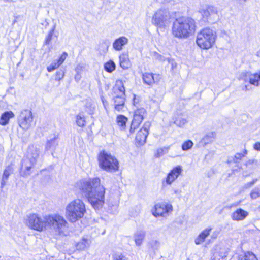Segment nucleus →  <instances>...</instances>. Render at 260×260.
<instances>
[{
    "instance_id": "nucleus-38",
    "label": "nucleus",
    "mask_w": 260,
    "mask_h": 260,
    "mask_svg": "<svg viewBox=\"0 0 260 260\" xmlns=\"http://www.w3.org/2000/svg\"><path fill=\"white\" fill-rule=\"evenodd\" d=\"M60 66V64H59L57 60H55L53 61L50 63V64L47 67V70L49 72H51L55 69H57Z\"/></svg>"
},
{
    "instance_id": "nucleus-47",
    "label": "nucleus",
    "mask_w": 260,
    "mask_h": 260,
    "mask_svg": "<svg viewBox=\"0 0 260 260\" xmlns=\"http://www.w3.org/2000/svg\"><path fill=\"white\" fill-rule=\"evenodd\" d=\"M140 124L138 123H134V121L132 122L131 125L129 129L130 134H132L134 133L135 129L138 127Z\"/></svg>"
},
{
    "instance_id": "nucleus-14",
    "label": "nucleus",
    "mask_w": 260,
    "mask_h": 260,
    "mask_svg": "<svg viewBox=\"0 0 260 260\" xmlns=\"http://www.w3.org/2000/svg\"><path fill=\"white\" fill-rule=\"evenodd\" d=\"M26 157L36 163L41 158V149L37 145L30 146L27 150Z\"/></svg>"
},
{
    "instance_id": "nucleus-8",
    "label": "nucleus",
    "mask_w": 260,
    "mask_h": 260,
    "mask_svg": "<svg viewBox=\"0 0 260 260\" xmlns=\"http://www.w3.org/2000/svg\"><path fill=\"white\" fill-rule=\"evenodd\" d=\"M26 223L29 228L37 231L47 229L46 215L41 217L37 214H30L27 215Z\"/></svg>"
},
{
    "instance_id": "nucleus-52",
    "label": "nucleus",
    "mask_w": 260,
    "mask_h": 260,
    "mask_svg": "<svg viewBox=\"0 0 260 260\" xmlns=\"http://www.w3.org/2000/svg\"><path fill=\"white\" fill-rule=\"evenodd\" d=\"M81 76L79 73H77V74L75 76V79L76 81H78L80 79Z\"/></svg>"
},
{
    "instance_id": "nucleus-13",
    "label": "nucleus",
    "mask_w": 260,
    "mask_h": 260,
    "mask_svg": "<svg viewBox=\"0 0 260 260\" xmlns=\"http://www.w3.org/2000/svg\"><path fill=\"white\" fill-rule=\"evenodd\" d=\"M36 163L27 157H25L22 161L20 173L23 177H27L31 173V169L35 166Z\"/></svg>"
},
{
    "instance_id": "nucleus-19",
    "label": "nucleus",
    "mask_w": 260,
    "mask_h": 260,
    "mask_svg": "<svg viewBox=\"0 0 260 260\" xmlns=\"http://www.w3.org/2000/svg\"><path fill=\"white\" fill-rule=\"evenodd\" d=\"M211 230L212 228L208 227L201 232L195 239V244L196 245H200L202 244L205 241L206 238L210 235Z\"/></svg>"
},
{
    "instance_id": "nucleus-2",
    "label": "nucleus",
    "mask_w": 260,
    "mask_h": 260,
    "mask_svg": "<svg viewBox=\"0 0 260 260\" xmlns=\"http://www.w3.org/2000/svg\"><path fill=\"white\" fill-rule=\"evenodd\" d=\"M194 20L189 17H181L175 19L172 26L173 36L178 39H186L196 31Z\"/></svg>"
},
{
    "instance_id": "nucleus-18",
    "label": "nucleus",
    "mask_w": 260,
    "mask_h": 260,
    "mask_svg": "<svg viewBox=\"0 0 260 260\" xmlns=\"http://www.w3.org/2000/svg\"><path fill=\"white\" fill-rule=\"evenodd\" d=\"M146 115V111L144 108H138L134 112L132 121H134V123H138L140 124Z\"/></svg>"
},
{
    "instance_id": "nucleus-25",
    "label": "nucleus",
    "mask_w": 260,
    "mask_h": 260,
    "mask_svg": "<svg viewBox=\"0 0 260 260\" xmlns=\"http://www.w3.org/2000/svg\"><path fill=\"white\" fill-rule=\"evenodd\" d=\"M119 64L123 69H127L130 66V61L128 56L126 54H122L119 57Z\"/></svg>"
},
{
    "instance_id": "nucleus-46",
    "label": "nucleus",
    "mask_w": 260,
    "mask_h": 260,
    "mask_svg": "<svg viewBox=\"0 0 260 260\" xmlns=\"http://www.w3.org/2000/svg\"><path fill=\"white\" fill-rule=\"evenodd\" d=\"M113 260H127V259L119 254H114L113 255Z\"/></svg>"
},
{
    "instance_id": "nucleus-34",
    "label": "nucleus",
    "mask_w": 260,
    "mask_h": 260,
    "mask_svg": "<svg viewBox=\"0 0 260 260\" xmlns=\"http://www.w3.org/2000/svg\"><path fill=\"white\" fill-rule=\"evenodd\" d=\"M251 72L248 71L242 72L239 76V80H243L245 82H248L250 77Z\"/></svg>"
},
{
    "instance_id": "nucleus-58",
    "label": "nucleus",
    "mask_w": 260,
    "mask_h": 260,
    "mask_svg": "<svg viewBox=\"0 0 260 260\" xmlns=\"http://www.w3.org/2000/svg\"><path fill=\"white\" fill-rule=\"evenodd\" d=\"M152 243H154V245L156 246V247H157L158 245H159V242L156 241V240H155V241H153L152 242Z\"/></svg>"
},
{
    "instance_id": "nucleus-36",
    "label": "nucleus",
    "mask_w": 260,
    "mask_h": 260,
    "mask_svg": "<svg viewBox=\"0 0 260 260\" xmlns=\"http://www.w3.org/2000/svg\"><path fill=\"white\" fill-rule=\"evenodd\" d=\"M169 149V147H164L163 148L158 149L155 154V156L158 158L162 156L168 152Z\"/></svg>"
},
{
    "instance_id": "nucleus-12",
    "label": "nucleus",
    "mask_w": 260,
    "mask_h": 260,
    "mask_svg": "<svg viewBox=\"0 0 260 260\" xmlns=\"http://www.w3.org/2000/svg\"><path fill=\"white\" fill-rule=\"evenodd\" d=\"M182 171L181 166H177L172 169L167 174V177L164 179L162 184L171 185L181 174Z\"/></svg>"
},
{
    "instance_id": "nucleus-48",
    "label": "nucleus",
    "mask_w": 260,
    "mask_h": 260,
    "mask_svg": "<svg viewBox=\"0 0 260 260\" xmlns=\"http://www.w3.org/2000/svg\"><path fill=\"white\" fill-rule=\"evenodd\" d=\"M257 181V179L255 178V179H254L252 180V181H250V182H247L246 183L245 185H244V187L245 188H249V187H251L252 186H253L254 185V184L255 183H256V182Z\"/></svg>"
},
{
    "instance_id": "nucleus-49",
    "label": "nucleus",
    "mask_w": 260,
    "mask_h": 260,
    "mask_svg": "<svg viewBox=\"0 0 260 260\" xmlns=\"http://www.w3.org/2000/svg\"><path fill=\"white\" fill-rule=\"evenodd\" d=\"M255 163V160H249L245 162V165L247 167H250L251 166L254 168V164Z\"/></svg>"
},
{
    "instance_id": "nucleus-41",
    "label": "nucleus",
    "mask_w": 260,
    "mask_h": 260,
    "mask_svg": "<svg viewBox=\"0 0 260 260\" xmlns=\"http://www.w3.org/2000/svg\"><path fill=\"white\" fill-rule=\"evenodd\" d=\"M64 76V71L62 69L57 71L55 75V80L56 81H60Z\"/></svg>"
},
{
    "instance_id": "nucleus-50",
    "label": "nucleus",
    "mask_w": 260,
    "mask_h": 260,
    "mask_svg": "<svg viewBox=\"0 0 260 260\" xmlns=\"http://www.w3.org/2000/svg\"><path fill=\"white\" fill-rule=\"evenodd\" d=\"M254 149L256 150H260V142H256L253 146Z\"/></svg>"
},
{
    "instance_id": "nucleus-37",
    "label": "nucleus",
    "mask_w": 260,
    "mask_h": 260,
    "mask_svg": "<svg viewBox=\"0 0 260 260\" xmlns=\"http://www.w3.org/2000/svg\"><path fill=\"white\" fill-rule=\"evenodd\" d=\"M247 153L246 150H244L242 153H237L233 158V160L235 163H238L239 161L244 157L246 156Z\"/></svg>"
},
{
    "instance_id": "nucleus-43",
    "label": "nucleus",
    "mask_w": 260,
    "mask_h": 260,
    "mask_svg": "<svg viewBox=\"0 0 260 260\" xmlns=\"http://www.w3.org/2000/svg\"><path fill=\"white\" fill-rule=\"evenodd\" d=\"M68 56V54L67 52H64L59 57L58 59H57V61L58 62L59 64L60 65L63 63V62L66 60V58Z\"/></svg>"
},
{
    "instance_id": "nucleus-54",
    "label": "nucleus",
    "mask_w": 260,
    "mask_h": 260,
    "mask_svg": "<svg viewBox=\"0 0 260 260\" xmlns=\"http://www.w3.org/2000/svg\"><path fill=\"white\" fill-rule=\"evenodd\" d=\"M167 60H168L169 63H171L172 64V68H173V67H174V64H173L174 60L172 59L169 58H167Z\"/></svg>"
},
{
    "instance_id": "nucleus-62",
    "label": "nucleus",
    "mask_w": 260,
    "mask_h": 260,
    "mask_svg": "<svg viewBox=\"0 0 260 260\" xmlns=\"http://www.w3.org/2000/svg\"><path fill=\"white\" fill-rule=\"evenodd\" d=\"M232 161H229V166H231L232 165Z\"/></svg>"
},
{
    "instance_id": "nucleus-60",
    "label": "nucleus",
    "mask_w": 260,
    "mask_h": 260,
    "mask_svg": "<svg viewBox=\"0 0 260 260\" xmlns=\"http://www.w3.org/2000/svg\"><path fill=\"white\" fill-rule=\"evenodd\" d=\"M244 89L245 90H248V89L247 88V85H245Z\"/></svg>"
},
{
    "instance_id": "nucleus-16",
    "label": "nucleus",
    "mask_w": 260,
    "mask_h": 260,
    "mask_svg": "<svg viewBox=\"0 0 260 260\" xmlns=\"http://www.w3.org/2000/svg\"><path fill=\"white\" fill-rule=\"evenodd\" d=\"M143 81L147 85L151 86L154 83L158 82L160 79L159 74H153L152 73H145L143 74Z\"/></svg>"
},
{
    "instance_id": "nucleus-51",
    "label": "nucleus",
    "mask_w": 260,
    "mask_h": 260,
    "mask_svg": "<svg viewBox=\"0 0 260 260\" xmlns=\"http://www.w3.org/2000/svg\"><path fill=\"white\" fill-rule=\"evenodd\" d=\"M257 166L260 167V160H255V163L254 164V167Z\"/></svg>"
},
{
    "instance_id": "nucleus-11",
    "label": "nucleus",
    "mask_w": 260,
    "mask_h": 260,
    "mask_svg": "<svg viewBox=\"0 0 260 260\" xmlns=\"http://www.w3.org/2000/svg\"><path fill=\"white\" fill-rule=\"evenodd\" d=\"M172 205L168 203H158L152 209V213L155 217H165L172 211Z\"/></svg>"
},
{
    "instance_id": "nucleus-29",
    "label": "nucleus",
    "mask_w": 260,
    "mask_h": 260,
    "mask_svg": "<svg viewBox=\"0 0 260 260\" xmlns=\"http://www.w3.org/2000/svg\"><path fill=\"white\" fill-rule=\"evenodd\" d=\"M148 132H144L140 129L137 134L136 140L140 145L145 143Z\"/></svg>"
},
{
    "instance_id": "nucleus-57",
    "label": "nucleus",
    "mask_w": 260,
    "mask_h": 260,
    "mask_svg": "<svg viewBox=\"0 0 260 260\" xmlns=\"http://www.w3.org/2000/svg\"><path fill=\"white\" fill-rule=\"evenodd\" d=\"M81 67L80 66H78L76 68V71L77 73H79L80 70H81Z\"/></svg>"
},
{
    "instance_id": "nucleus-45",
    "label": "nucleus",
    "mask_w": 260,
    "mask_h": 260,
    "mask_svg": "<svg viewBox=\"0 0 260 260\" xmlns=\"http://www.w3.org/2000/svg\"><path fill=\"white\" fill-rule=\"evenodd\" d=\"M151 125V123L149 121H146L143 125V127L141 129L144 131V132H148L149 129Z\"/></svg>"
},
{
    "instance_id": "nucleus-26",
    "label": "nucleus",
    "mask_w": 260,
    "mask_h": 260,
    "mask_svg": "<svg viewBox=\"0 0 260 260\" xmlns=\"http://www.w3.org/2000/svg\"><path fill=\"white\" fill-rule=\"evenodd\" d=\"M14 116V113L10 111H6L2 114L0 118V124L2 125H5L9 123L10 118Z\"/></svg>"
},
{
    "instance_id": "nucleus-1",
    "label": "nucleus",
    "mask_w": 260,
    "mask_h": 260,
    "mask_svg": "<svg viewBox=\"0 0 260 260\" xmlns=\"http://www.w3.org/2000/svg\"><path fill=\"white\" fill-rule=\"evenodd\" d=\"M76 188L95 209L101 208L105 203V188L99 177L84 179L76 183Z\"/></svg>"
},
{
    "instance_id": "nucleus-22",
    "label": "nucleus",
    "mask_w": 260,
    "mask_h": 260,
    "mask_svg": "<svg viewBox=\"0 0 260 260\" xmlns=\"http://www.w3.org/2000/svg\"><path fill=\"white\" fill-rule=\"evenodd\" d=\"M200 12L203 17L206 18L207 19H208L210 17H214L217 14V10L213 6L206 7Z\"/></svg>"
},
{
    "instance_id": "nucleus-31",
    "label": "nucleus",
    "mask_w": 260,
    "mask_h": 260,
    "mask_svg": "<svg viewBox=\"0 0 260 260\" xmlns=\"http://www.w3.org/2000/svg\"><path fill=\"white\" fill-rule=\"evenodd\" d=\"M90 244L89 239L83 237L82 240L79 242L76 245L77 248L80 250H84L88 247Z\"/></svg>"
},
{
    "instance_id": "nucleus-35",
    "label": "nucleus",
    "mask_w": 260,
    "mask_h": 260,
    "mask_svg": "<svg viewBox=\"0 0 260 260\" xmlns=\"http://www.w3.org/2000/svg\"><path fill=\"white\" fill-rule=\"evenodd\" d=\"M76 123L80 127H83L85 125V117L83 115L79 114L77 115Z\"/></svg>"
},
{
    "instance_id": "nucleus-42",
    "label": "nucleus",
    "mask_w": 260,
    "mask_h": 260,
    "mask_svg": "<svg viewBox=\"0 0 260 260\" xmlns=\"http://www.w3.org/2000/svg\"><path fill=\"white\" fill-rule=\"evenodd\" d=\"M54 28H55V27H54L52 30H51L48 33L46 38V40H45V43L46 44H48L50 43V42L51 41V39H52V36H53V34L54 32Z\"/></svg>"
},
{
    "instance_id": "nucleus-23",
    "label": "nucleus",
    "mask_w": 260,
    "mask_h": 260,
    "mask_svg": "<svg viewBox=\"0 0 260 260\" xmlns=\"http://www.w3.org/2000/svg\"><path fill=\"white\" fill-rule=\"evenodd\" d=\"M248 215V212L241 208L237 209L232 215V218L234 220L240 221L244 220Z\"/></svg>"
},
{
    "instance_id": "nucleus-32",
    "label": "nucleus",
    "mask_w": 260,
    "mask_h": 260,
    "mask_svg": "<svg viewBox=\"0 0 260 260\" xmlns=\"http://www.w3.org/2000/svg\"><path fill=\"white\" fill-rule=\"evenodd\" d=\"M104 68L106 72L112 73L115 70L116 64L113 60H110L104 63Z\"/></svg>"
},
{
    "instance_id": "nucleus-17",
    "label": "nucleus",
    "mask_w": 260,
    "mask_h": 260,
    "mask_svg": "<svg viewBox=\"0 0 260 260\" xmlns=\"http://www.w3.org/2000/svg\"><path fill=\"white\" fill-rule=\"evenodd\" d=\"M128 42V39L125 36H121L115 39L113 43V48L116 51H121L123 49V47Z\"/></svg>"
},
{
    "instance_id": "nucleus-39",
    "label": "nucleus",
    "mask_w": 260,
    "mask_h": 260,
    "mask_svg": "<svg viewBox=\"0 0 260 260\" xmlns=\"http://www.w3.org/2000/svg\"><path fill=\"white\" fill-rule=\"evenodd\" d=\"M250 197L252 199H255L260 197V188L255 187L251 192Z\"/></svg>"
},
{
    "instance_id": "nucleus-28",
    "label": "nucleus",
    "mask_w": 260,
    "mask_h": 260,
    "mask_svg": "<svg viewBox=\"0 0 260 260\" xmlns=\"http://www.w3.org/2000/svg\"><path fill=\"white\" fill-rule=\"evenodd\" d=\"M145 236V233L144 231H137L134 236V240L136 245L140 246L144 239Z\"/></svg>"
},
{
    "instance_id": "nucleus-10",
    "label": "nucleus",
    "mask_w": 260,
    "mask_h": 260,
    "mask_svg": "<svg viewBox=\"0 0 260 260\" xmlns=\"http://www.w3.org/2000/svg\"><path fill=\"white\" fill-rule=\"evenodd\" d=\"M33 116L31 111L27 109L23 110L18 117V122L21 128L28 130L31 126Z\"/></svg>"
},
{
    "instance_id": "nucleus-64",
    "label": "nucleus",
    "mask_w": 260,
    "mask_h": 260,
    "mask_svg": "<svg viewBox=\"0 0 260 260\" xmlns=\"http://www.w3.org/2000/svg\"><path fill=\"white\" fill-rule=\"evenodd\" d=\"M258 209L259 211H260V206L258 207Z\"/></svg>"
},
{
    "instance_id": "nucleus-40",
    "label": "nucleus",
    "mask_w": 260,
    "mask_h": 260,
    "mask_svg": "<svg viewBox=\"0 0 260 260\" xmlns=\"http://www.w3.org/2000/svg\"><path fill=\"white\" fill-rule=\"evenodd\" d=\"M193 143L191 140H187L184 142L182 145V149L184 151L190 149L193 146Z\"/></svg>"
},
{
    "instance_id": "nucleus-21",
    "label": "nucleus",
    "mask_w": 260,
    "mask_h": 260,
    "mask_svg": "<svg viewBox=\"0 0 260 260\" xmlns=\"http://www.w3.org/2000/svg\"><path fill=\"white\" fill-rule=\"evenodd\" d=\"M14 169L11 166H8L4 170L1 183V187L3 188L7 182L9 176L13 173Z\"/></svg>"
},
{
    "instance_id": "nucleus-20",
    "label": "nucleus",
    "mask_w": 260,
    "mask_h": 260,
    "mask_svg": "<svg viewBox=\"0 0 260 260\" xmlns=\"http://www.w3.org/2000/svg\"><path fill=\"white\" fill-rule=\"evenodd\" d=\"M216 137V133L215 132H209L202 137L200 141V143L203 146L212 143Z\"/></svg>"
},
{
    "instance_id": "nucleus-53",
    "label": "nucleus",
    "mask_w": 260,
    "mask_h": 260,
    "mask_svg": "<svg viewBox=\"0 0 260 260\" xmlns=\"http://www.w3.org/2000/svg\"><path fill=\"white\" fill-rule=\"evenodd\" d=\"M157 58L160 61H165L166 60L164 57L159 54L157 55Z\"/></svg>"
},
{
    "instance_id": "nucleus-63",
    "label": "nucleus",
    "mask_w": 260,
    "mask_h": 260,
    "mask_svg": "<svg viewBox=\"0 0 260 260\" xmlns=\"http://www.w3.org/2000/svg\"><path fill=\"white\" fill-rule=\"evenodd\" d=\"M117 205H115V206H114V209H115L116 208H117Z\"/></svg>"
},
{
    "instance_id": "nucleus-4",
    "label": "nucleus",
    "mask_w": 260,
    "mask_h": 260,
    "mask_svg": "<svg viewBox=\"0 0 260 260\" xmlns=\"http://www.w3.org/2000/svg\"><path fill=\"white\" fill-rule=\"evenodd\" d=\"M47 229H50L60 235H64L67 230L68 223L64 218L58 214L46 215Z\"/></svg>"
},
{
    "instance_id": "nucleus-27",
    "label": "nucleus",
    "mask_w": 260,
    "mask_h": 260,
    "mask_svg": "<svg viewBox=\"0 0 260 260\" xmlns=\"http://www.w3.org/2000/svg\"><path fill=\"white\" fill-rule=\"evenodd\" d=\"M127 121V118L123 115H117L116 119V122L119 129L123 131L126 128V124Z\"/></svg>"
},
{
    "instance_id": "nucleus-44",
    "label": "nucleus",
    "mask_w": 260,
    "mask_h": 260,
    "mask_svg": "<svg viewBox=\"0 0 260 260\" xmlns=\"http://www.w3.org/2000/svg\"><path fill=\"white\" fill-rule=\"evenodd\" d=\"M94 109V106L91 103L86 106V111L90 114H93Z\"/></svg>"
},
{
    "instance_id": "nucleus-3",
    "label": "nucleus",
    "mask_w": 260,
    "mask_h": 260,
    "mask_svg": "<svg viewBox=\"0 0 260 260\" xmlns=\"http://www.w3.org/2000/svg\"><path fill=\"white\" fill-rule=\"evenodd\" d=\"M86 212L85 205L80 199H75L69 203L65 209V215L68 220L74 223L82 218Z\"/></svg>"
},
{
    "instance_id": "nucleus-61",
    "label": "nucleus",
    "mask_w": 260,
    "mask_h": 260,
    "mask_svg": "<svg viewBox=\"0 0 260 260\" xmlns=\"http://www.w3.org/2000/svg\"><path fill=\"white\" fill-rule=\"evenodd\" d=\"M5 2H11L13 1V0H4Z\"/></svg>"
},
{
    "instance_id": "nucleus-59",
    "label": "nucleus",
    "mask_w": 260,
    "mask_h": 260,
    "mask_svg": "<svg viewBox=\"0 0 260 260\" xmlns=\"http://www.w3.org/2000/svg\"><path fill=\"white\" fill-rule=\"evenodd\" d=\"M257 56L260 57V49L256 53Z\"/></svg>"
},
{
    "instance_id": "nucleus-7",
    "label": "nucleus",
    "mask_w": 260,
    "mask_h": 260,
    "mask_svg": "<svg viewBox=\"0 0 260 260\" xmlns=\"http://www.w3.org/2000/svg\"><path fill=\"white\" fill-rule=\"evenodd\" d=\"M114 95L113 100L114 108L120 112L123 110L125 103V87L121 80L116 81L113 87Z\"/></svg>"
},
{
    "instance_id": "nucleus-56",
    "label": "nucleus",
    "mask_w": 260,
    "mask_h": 260,
    "mask_svg": "<svg viewBox=\"0 0 260 260\" xmlns=\"http://www.w3.org/2000/svg\"><path fill=\"white\" fill-rule=\"evenodd\" d=\"M181 192V190L179 189H176L174 190V193L177 195H180Z\"/></svg>"
},
{
    "instance_id": "nucleus-33",
    "label": "nucleus",
    "mask_w": 260,
    "mask_h": 260,
    "mask_svg": "<svg viewBox=\"0 0 260 260\" xmlns=\"http://www.w3.org/2000/svg\"><path fill=\"white\" fill-rule=\"evenodd\" d=\"M174 122L178 126L181 127L187 123V120L182 115H178L175 117Z\"/></svg>"
},
{
    "instance_id": "nucleus-15",
    "label": "nucleus",
    "mask_w": 260,
    "mask_h": 260,
    "mask_svg": "<svg viewBox=\"0 0 260 260\" xmlns=\"http://www.w3.org/2000/svg\"><path fill=\"white\" fill-rule=\"evenodd\" d=\"M58 144V137L56 134L50 136L45 145V151L50 152L53 155Z\"/></svg>"
},
{
    "instance_id": "nucleus-5",
    "label": "nucleus",
    "mask_w": 260,
    "mask_h": 260,
    "mask_svg": "<svg viewBox=\"0 0 260 260\" xmlns=\"http://www.w3.org/2000/svg\"><path fill=\"white\" fill-rule=\"evenodd\" d=\"M98 161L99 167L107 172H114L119 169L117 159L114 156L104 151L100 153Z\"/></svg>"
},
{
    "instance_id": "nucleus-55",
    "label": "nucleus",
    "mask_w": 260,
    "mask_h": 260,
    "mask_svg": "<svg viewBox=\"0 0 260 260\" xmlns=\"http://www.w3.org/2000/svg\"><path fill=\"white\" fill-rule=\"evenodd\" d=\"M140 209L139 208H138L137 211L135 213H134V214L132 213V216H137L139 214V213H140Z\"/></svg>"
},
{
    "instance_id": "nucleus-6",
    "label": "nucleus",
    "mask_w": 260,
    "mask_h": 260,
    "mask_svg": "<svg viewBox=\"0 0 260 260\" xmlns=\"http://www.w3.org/2000/svg\"><path fill=\"white\" fill-rule=\"evenodd\" d=\"M215 33L208 28L202 29L198 33L196 42L202 49H207L212 47L215 41Z\"/></svg>"
},
{
    "instance_id": "nucleus-24",
    "label": "nucleus",
    "mask_w": 260,
    "mask_h": 260,
    "mask_svg": "<svg viewBox=\"0 0 260 260\" xmlns=\"http://www.w3.org/2000/svg\"><path fill=\"white\" fill-rule=\"evenodd\" d=\"M237 259V260H258L256 256L251 252L247 251L243 254L235 255L231 260Z\"/></svg>"
},
{
    "instance_id": "nucleus-30",
    "label": "nucleus",
    "mask_w": 260,
    "mask_h": 260,
    "mask_svg": "<svg viewBox=\"0 0 260 260\" xmlns=\"http://www.w3.org/2000/svg\"><path fill=\"white\" fill-rule=\"evenodd\" d=\"M248 83L255 86L260 85V73L252 74L251 73L250 77Z\"/></svg>"
},
{
    "instance_id": "nucleus-9",
    "label": "nucleus",
    "mask_w": 260,
    "mask_h": 260,
    "mask_svg": "<svg viewBox=\"0 0 260 260\" xmlns=\"http://www.w3.org/2000/svg\"><path fill=\"white\" fill-rule=\"evenodd\" d=\"M170 15L166 9H159L157 10L152 16V23L158 28H164L170 23Z\"/></svg>"
}]
</instances>
